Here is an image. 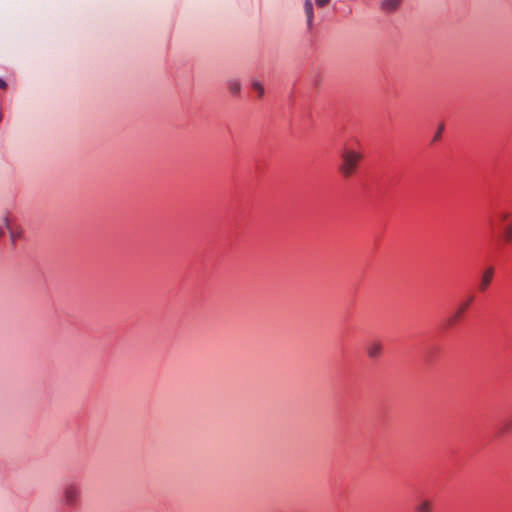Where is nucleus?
I'll use <instances>...</instances> for the list:
<instances>
[{"instance_id":"obj_1","label":"nucleus","mask_w":512,"mask_h":512,"mask_svg":"<svg viewBox=\"0 0 512 512\" xmlns=\"http://www.w3.org/2000/svg\"><path fill=\"white\" fill-rule=\"evenodd\" d=\"M340 158L341 163L339 165V171L343 176L349 177L356 172L360 161L363 159V154L355 148L344 147L341 151Z\"/></svg>"},{"instance_id":"obj_2","label":"nucleus","mask_w":512,"mask_h":512,"mask_svg":"<svg viewBox=\"0 0 512 512\" xmlns=\"http://www.w3.org/2000/svg\"><path fill=\"white\" fill-rule=\"evenodd\" d=\"M383 351V346L379 341H372L366 347V352L369 358H378Z\"/></svg>"},{"instance_id":"obj_3","label":"nucleus","mask_w":512,"mask_h":512,"mask_svg":"<svg viewBox=\"0 0 512 512\" xmlns=\"http://www.w3.org/2000/svg\"><path fill=\"white\" fill-rule=\"evenodd\" d=\"M79 495L80 490L74 485L66 487L63 493L65 501L69 504L75 502L78 499Z\"/></svg>"},{"instance_id":"obj_4","label":"nucleus","mask_w":512,"mask_h":512,"mask_svg":"<svg viewBox=\"0 0 512 512\" xmlns=\"http://www.w3.org/2000/svg\"><path fill=\"white\" fill-rule=\"evenodd\" d=\"M493 275H494L493 267H488L482 272L481 280H480V290L484 291L487 289V287L490 285V283L492 281Z\"/></svg>"},{"instance_id":"obj_5","label":"nucleus","mask_w":512,"mask_h":512,"mask_svg":"<svg viewBox=\"0 0 512 512\" xmlns=\"http://www.w3.org/2000/svg\"><path fill=\"white\" fill-rule=\"evenodd\" d=\"M416 512H432L433 504L428 499H421L416 505Z\"/></svg>"},{"instance_id":"obj_6","label":"nucleus","mask_w":512,"mask_h":512,"mask_svg":"<svg viewBox=\"0 0 512 512\" xmlns=\"http://www.w3.org/2000/svg\"><path fill=\"white\" fill-rule=\"evenodd\" d=\"M304 9H305L306 17H307V24L309 27H311L313 24V19H314L313 5H312L311 0H305Z\"/></svg>"},{"instance_id":"obj_7","label":"nucleus","mask_w":512,"mask_h":512,"mask_svg":"<svg viewBox=\"0 0 512 512\" xmlns=\"http://www.w3.org/2000/svg\"><path fill=\"white\" fill-rule=\"evenodd\" d=\"M402 0H383L382 8L386 11H393L399 7Z\"/></svg>"},{"instance_id":"obj_8","label":"nucleus","mask_w":512,"mask_h":512,"mask_svg":"<svg viewBox=\"0 0 512 512\" xmlns=\"http://www.w3.org/2000/svg\"><path fill=\"white\" fill-rule=\"evenodd\" d=\"M503 237H504L505 241H507V242L512 240V218L503 227Z\"/></svg>"},{"instance_id":"obj_9","label":"nucleus","mask_w":512,"mask_h":512,"mask_svg":"<svg viewBox=\"0 0 512 512\" xmlns=\"http://www.w3.org/2000/svg\"><path fill=\"white\" fill-rule=\"evenodd\" d=\"M6 229H10V221L8 216L4 215L0 219V237L4 234Z\"/></svg>"},{"instance_id":"obj_10","label":"nucleus","mask_w":512,"mask_h":512,"mask_svg":"<svg viewBox=\"0 0 512 512\" xmlns=\"http://www.w3.org/2000/svg\"><path fill=\"white\" fill-rule=\"evenodd\" d=\"M229 87H230V90L233 93H238L240 91V88H241L240 83L238 81L230 82Z\"/></svg>"},{"instance_id":"obj_11","label":"nucleus","mask_w":512,"mask_h":512,"mask_svg":"<svg viewBox=\"0 0 512 512\" xmlns=\"http://www.w3.org/2000/svg\"><path fill=\"white\" fill-rule=\"evenodd\" d=\"M20 235H21L20 231L10 229V237H11L12 241H15L17 238L20 237Z\"/></svg>"},{"instance_id":"obj_12","label":"nucleus","mask_w":512,"mask_h":512,"mask_svg":"<svg viewBox=\"0 0 512 512\" xmlns=\"http://www.w3.org/2000/svg\"><path fill=\"white\" fill-rule=\"evenodd\" d=\"M253 87H254V89H255V90H256L260 95H261V94L263 93V91H264L263 86H262L260 83H258V82H255V83L253 84Z\"/></svg>"},{"instance_id":"obj_13","label":"nucleus","mask_w":512,"mask_h":512,"mask_svg":"<svg viewBox=\"0 0 512 512\" xmlns=\"http://www.w3.org/2000/svg\"><path fill=\"white\" fill-rule=\"evenodd\" d=\"M330 0H315L316 4L319 6V7H323L325 5H327L329 3Z\"/></svg>"},{"instance_id":"obj_14","label":"nucleus","mask_w":512,"mask_h":512,"mask_svg":"<svg viewBox=\"0 0 512 512\" xmlns=\"http://www.w3.org/2000/svg\"><path fill=\"white\" fill-rule=\"evenodd\" d=\"M511 218H512V215H511V214H509V213H503V214H501V219H502V220H507V221L509 222Z\"/></svg>"},{"instance_id":"obj_15","label":"nucleus","mask_w":512,"mask_h":512,"mask_svg":"<svg viewBox=\"0 0 512 512\" xmlns=\"http://www.w3.org/2000/svg\"><path fill=\"white\" fill-rule=\"evenodd\" d=\"M442 130H443V126H440L438 132H436L434 140H437L440 137Z\"/></svg>"},{"instance_id":"obj_16","label":"nucleus","mask_w":512,"mask_h":512,"mask_svg":"<svg viewBox=\"0 0 512 512\" xmlns=\"http://www.w3.org/2000/svg\"><path fill=\"white\" fill-rule=\"evenodd\" d=\"M0 87H2V88L6 87V84L3 80H0Z\"/></svg>"}]
</instances>
